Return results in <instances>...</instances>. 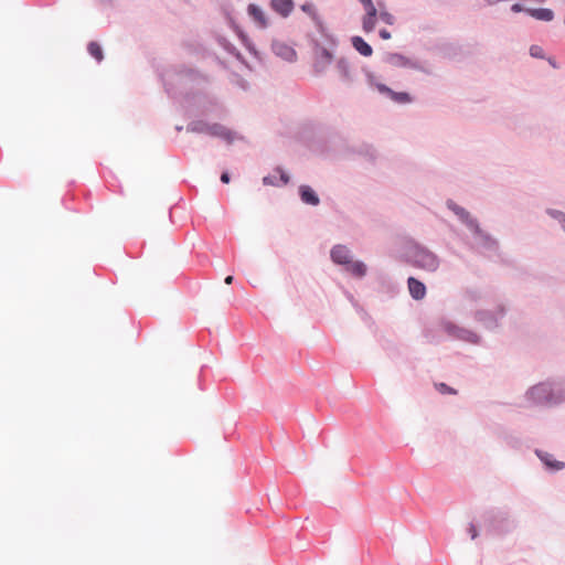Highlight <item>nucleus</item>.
<instances>
[{
	"mask_svg": "<svg viewBox=\"0 0 565 565\" xmlns=\"http://www.w3.org/2000/svg\"><path fill=\"white\" fill-rule=\"evenodd\" d=\"M169 96H183L181 107L188 117L222 118L224 107L218 99L204 90L207 78L196 70L173 66L162 74Z\"/></svg>",
	"mask_w": 565,
	"mask_h": 565,
	"instance_id": "f257e3e1",
	"label": "nucleus"
},
{
	"mask_svg": "<svg viewBox=\"0 0 565 565\" xmlns=\"http://www.w3.org/2000/svg\"><path fill=\"white\" fill-rule=\"evenodd\" d=\"M529 409H554L565 404V376L551 375L530 385L522 395Z\"/></svg>",
	"mask_w": 565,
	"mask_h": 565,
	"instance_id": "f03ea898",
	"label": "nucleus"
},
{
	"mask_svg": "<svg viewBox=\"0 0 565 565\" xmlns=\"http://www.w3.org/2000/svg\"><path fill=\"white\" fill-rule=\"evenodd\" d=\"M398 259L429 274L436 273L441 263L436 253L415 239H407L403 243L398 252Z\"/></svg>",
	"mask_w": 565,
	"mask_h": 565,
	"instance_id": "7ed1b4c3",
	"label": "nucleus"
},
{
	"mask_svg": "<svg viewBox=\"0 0 565 565\" xmlns=\"http://www.w3.org/2000/svg\"><path fill=\"white\" fill-rule=\"evenodd\" d=\"M192 120L186 126L188 132L206 134L209 136L220 138L226 143L232 145L235 141H243L244 137L237 131L228 129L218 122H209L206 117H191Z\"/></svg>",
	"mask_w": 565,
	"mask_h": 565,
	"instance_id": "20e7f679",
	"label": "nucleus"
},
{
	"mask_svg": "<svg viewBox=\"0 0 565 565\" xmlns=\"http://www.w3.org/2000/svg\"><path fill=\"white\" fill-rule=\"evenodd\" d=\"M365 81L371 89H375L383 98L397 105L412 104L414 98L407 92H395L380 81V77L369 70H364Z\"/></svg>",
	"mask_w": 565,
	"mask_h": 565,
	"instance_id": "39448f33",
	"label": "nucleus"
},
{
	"mask_svg": "<svg viewBox=\"0 0 565 565\" xmlns=\"http://www.w3.org/2000/svg\"><path fill=\"white\" fill-rule=\"evenodd\" d=\"M438 329L446 333L451 340H458L473 345H479L482 341L481 335L473 330L461 327L446 318H441L438 321Z\"/></svg>",
	"mask_w": 565,
	"mask_h": 565,
	"instance_id": "423d86ee",
	"label": "nucleus"
},
{
	"mask_svg": "<svg viewBox=\"0 0 565 565\" xmlns=\"http://www.w3.org/2000/svg\"><path fill=\"white\" fill-rule=\"evenodd\" d=\"M508 305L499 301L493 309H478L473 312V319L484 329L494 331L501 326V321L508 313Z\"/></svg>",
	"mask_w": 565,
	"mask_h": 565,
	"instance_id": "0eeeda50",
	"label": "nucleus"
},
{
	"mask_svg": "<svg viewBox=\"0 0 565 565\" xmlns=\"http://www.w3.org/2000/svg\"><path fill=\"white\" fill-rule=\"evenodd\" d=\"M487 529L495 535L512 533L518 527V521L504 510L492 511L486 519Z\"/></svg>",
	"mask_w": 565,
	"mask_h": 565,
	"instance_id": "6e6552de",
	"label": "nucleus"
},
{
	"mask_svg": "<svg viewBox=\"0 0 565 565\" xmlns=\"http://www.w3.org/2000/svg\"><path fill=\"white\" fill-rule=\"evenodd\" d=\"M471 237V247L482 253H495L499 248L498 241L484 231L479 222L475 223L469 230Z\"/></svg>",
	"mask_w": 565,
	"mask_h": 565,
	"instance_id": "1a4fd4ad",
	"label": "nucleus"
},
{
	"mask_svg": "<svg viewBox=\"0 0 565 565\" xmlns=\"http://www.w3.org/2000/svg\"><path fill=\"white\" fill-rule=\"evenodd\" d=\"M382 61L394 67L411 68L419 72H426L424 65L418 60L409 58L401 53L386 52Z\"/></svg>",
	"mask_w": 565,
	"mask_h": 565,
	"instance_id": "9d476101",
	"label": "nucleus"
},
{
	"mask_svg": "<svg viewBox=\"0 0 565 565\" xmlns=\"http://www.w3.org/2000/svg\"><path fill=\"white\" fill-rule=\"evenodd\" d=\"M534 454L540 459L546 472L556 473L565 469V462L556 459L553 454L542 449H535Z\"/></svg>",
	"mask_w": 565,
	"mask_h": 565,
	"instance_id": "9b49d317",
	"label": "nucleus"
},
{
	"mask_svg": "<svg viewBox=\"0 0 565 565\" xmlns=\"http://www.w3.org/2000/svg\"><path fill=\"white\" fill-rule=\"evenodd\" d=\"M362 7L364 9V14L361 19L362 30L365 33H371L375 29L379 17V10L374 2L366 3Z\"/></svg>",
	"mask_w": 565,
	"mask_h": 565,
	"instance_id": "f8f14e48",
	"label": "nucleus"
},
{
	"mask_svg": "<svg viewBox=\"0 0 565 565\" xmlns=\"http://www.w3.org/2000/svg\"><path fill=\"white\" fill-rule=\"evenodd\" d=\"M488 292L479 287H470L463 290L461 296V305L465 307H473L487 299Z\"/></svg>",
	"mask_w": 565,
	"mask_h": 565,
	"instance_id": "ddd939ff",
	"label": "nucleus"
},
{
	"mask_svg": "<svg viewBox=\"0 0 565 565\" xmlns=\"http://www.w3.org/2000/svg\"><path fill=\"white\" fill-rule=\"evenodd\" d=\"M335 70L339 74L340 81L347 85L351 86L355 81V74L352 68L350 61L347 57H340L335 63Z\"/></svg>",
	"mask_w": 565,
	"mask_h": 565,
	"instance_id": "4468645a",
	"label": "nucleus"
},
{
	"mask_svg": "<svg viewBox=\"0 0 565 565\" xmlns=\"http://www.w3.org/2000/svg\"><path fill=\"white\" fill-rule=\"evenodd\" d=\"M298 196L302 204L317 207L321 200L317 191L309 184H300L298 186Z\"/></svg>",
	"mask_w": 565,
	"mask_h": 565,
	"instance_id": "2eb2a0df",
	"label": "nucleus"
},
{
	"mask_svg": "<svg viewBox=\"0 0 565 565\" xmlns=\"http://www.w3.org/2000/svg\"><path fill=\"white\" fill-rule=\"evenodd\" d=\"M447 207L459 218V221L469 230L475 223L478 222L469 211L458 205L452 200H448L446 203Z\"/></svg>",
	"mask_w": 565,
	"mask_h": 565,
	"instance_id": "dca6fc26",
	"label": "nucleus"
},
{
	"mask_svg": "<svg viewBox=\"0 0 565 565\" xmlns=\"http://www.w3.org/2000/svg\"><path fill=\"white\" fill-rule=\"evenodd\" d=\"M330 258L337 265L347 266L352 259V253L348 246L337 244L330 250Z\"/></svg>",
	"mask_w": 565,
	"mask_h": 565,
	"instance_id": "f3484780",
	"label": "nucleus"
},
{
	"mask_svg": "<svg viewBox=\"0 0 565 565\" xmlns=\"http://www.w3.org/2000/svg\"><path fill=\"white\" fill-rule=\"evenodd\" d=\"M247 13L253 20V22L259 29H267L269 26V20L265 13V11L257 4L250 3L247 7Z\"/></svg>",
	"mask_w": 565,
	"mask_h": 565,
	"instance_id": "a211bd4d",
	"label": "nucleus"
},
{
	"mask_svg": "<svg viewBox=\"0 0 565 565\" xmlns=\"http://www.w3.org/2000/svg\"><path fill=\"white\" fill-rule=\"evenodd\" d=\"M320 54L315 61L313 70L317 74H323L333 61V54L327 47H319Z\"/></svg>",
	"mask_w": 565,
	"mask_h": 565,
	"instance_id": "6ab92c4d",
	"label": "nucleus"
},
{
	"mask_svg": "<svg viewBox=\"0 0 565 565\" xmlns=\"http://www.w3.org/2000/svg\"><path fill=\"white\" fill-rule=\"evenodd\" d=\"M273 52L287 62H295L297 57L296 51L280 41H274L271 44Z\"/></svg>",
	"mask_w": 565,
	"mask_h": 565,
	"instance_id": "aec40b11",
	"label": "nucleus"
},
{
	"mask_svg": "<svg viewBox=\"0 0 565 565\" xmlns=\"http://www.w3.org/2000/svg\"><path fill=\"white\" fill-rule=\"evenodd\" d=\"M407 288L414 300H422L426 297L427 289L425 284L415 277L407 278Z\"/></svg>",
	"mask_w": 565,
	"mask_h": 565,
	"instance_id": "412c9836",
	"label": "nucleus"
},
{
	"mask_svg": "<svg viewBox=\"0 0 565 565\" xmlns=\"http://www.w3.org/2000/svg\"><path fill=\"white\" fill-rule=\"evenodd\" d=\"M269 6L273 11L286 19L294 11L295 2L294 0H270Z\"/></svg>",
	"mask_w": 565,
	"mask_h": 565,
	"instance_id": "4be33fe9",
	"label": "nucleus"
},
{
	"mask_svg": "<svg viewBox=\"0 0 565 565\" xmlns=\"http://www.w3.org/2000/svg\"><path fill=\"white\" fill-rule=\"evenodd\" d=\"M526 13L529 15H531L532 18L540 20V21L550 22L554 19L553 10L547 9V8H537V9L527 8Z\"/></svg>",
	"mask_w": 565,
	"mask_h": 565,
	"instance_id": "5701e85b",
	"label": "nucleus"
},
{
	"mask_svg": "<svg viewBox=\"0 0 565 565\" xmlns=\"http://www.w3.org/2000/svg\"><path fill=\"white\" fill-rule=\"evenodd\" d=\"M352 46L361 55L367 57L373 53L372 46L364 41L363 38L355 35L351 39Z\"/></svg>",
	"mask_w": 565,
	"mask_h": 565,
	"instance_id": "b1692460",
	"label": "nucleus"
},
{
	"mask_svg": "<svg viewBox=\"0 0 565 565\" xmlns=\"http://www.w3.org/2000/svg\"><path fill=\"white\" fill-rule=\"evenodd\" d=\"M347 270L356 278L365 277L367 267L362 260H350V264L345 266Z\"/></svg>",
	"mask_w": 565,
	"mask_h": 565,
	"instance_id": "393cba45",
	"label": "nucleus"
},
{
	"mask_svg": "<svg viewBox=\"0 0 565 565\" xmlns=\"http://www.w3.org/2000/svg\"><path fill=\"white\" fill-rule=\"evenodd\" d=\"M545 213L553 220H555L562 232L565 234V212L557 209H546Z\"/></svg>",
	"mask_w": 565,
	"mask_h": 565,
	"instance_id": "a878e982",
	"label": "nucleus"
},
{
	"mask_svg": "<svg viewBox=\"0 0 565 565\" xmlns=\"http://www.w3.org/2000/svg\"><path fill=\"white\" fill-rule=\"evenodd\" d=\"M300 9H301L302 12L308 14L312 19V21H315V22L319 21V15H318V12H317V8H316V6L312 2H305V3H302L300 6Z\"/></svg>",
	"mask_w": 565,
	"mask_h": 565,
	"instance_id": "bb28decb",
	"label": "nucleus"
},
{
	"mask_svg": "<svg viewBox=\"0 0 565 565\" xmlns=\"http://www.w3.org/2000/svg\"><path fill=\"white\" fill-rule=\"evenodd\" d=\"M88 52L98 62L104 58L103 49L97 42H89Z\"/></svg>",
	"mask_w": 565,
	"mask_h": 565,
	"instance_id": "cd10ccee",
	"label": "nucleus"
},
{
	"mask_svg": "<svg viewBox=\"0 0 565 565\" xmlns=\"http://www.w3.org/2000/svg\"><path fill=\"white\" fill-rule=\"evenodd\" d=\"M377 19H380L381 21L388 25H393L396 21V18L387 10H379Z\"/></svg>",
	"mask_w": 565,
	"mask_h": 565,
	"instance_id": "c85d7f7f",
	"label": "nucleus"
},
{
	"mask_svg": "<svg viewBox=\"0 0 565 565\" xmlns=\"http://www.w3.org/2000/svg\"><path fill=\"white\" fill-rule=\"evenodd\" d=\"M221 44L224 46V49H225L228 53H231V54L235 55L237 60H239V61H242V62H243V58H242L241 53L237 51V49H236L233 44H231L230 42H227L225 39H223V40L221 41Z\"/></svg>",
	"mask_w": 565,
	"mask_h": 565,
	"instance_id": "c756f323",
	"label": "nucleus"
},
{
	"mask_svg": "<svg viewBox=\"0 0 565 565\" xmlns=\"http://www.w3.org/2000/svg\"><path fill=\"white\" fill-rule=\"evenodd\" d=\"M275 171L279 173L280 185H287L290 182V175L281 167H277Z\"/></svg>",
	"mask_w": 565,
	"mask_h": 565,
	"instance_id": "7c9ffc66",
	"label": "nucleus"
},
{
	"mask_svg": "<svg viewBox=\"0 0 565 565\" xmlns=\"http://www.w3.org/2000/svg\"><path fill=\"white\" fill-rule=\"evenodd\" d=\"M436 388L441 394L455 395L457 393L455 388L448 386L446 383L436 384Z\"/></svg>",
	"mask_w": 565,
	"mask_h": 565,
	"instance_id": "2f4dec72",
	"label": "nucleus"
},
{
	"mask_svg": "<svg viewBox=\"0 0 565 565\" xmlns=\"http://www.w3.org/2000/svg\"><path fill=\"white\" fill-rule=\"evenodd\" d=\"M262 181L264 185L280 186L278 180L273 175H265Z\"/></svg>",
	"mask_w": 565,
	"mask_h": 565,
	"instance_id": "473e14b6",
	"label": "nucleus"
},
{
	"mask_svg": "<svg viewBox=\"0 0 565 565\" xmlns=\"http://www.w3.org/2000/svg\"><path fill=\"white\" fill-rule=\"evenodd\" d=\"M234 84L237 85L243 90H247L249 88V83L245 78L239 77V76H236Z\"/></svg>",
	"mask_w": 565,
	"mask_h": 565,
	"instance_id": "72a5a7b5",
	"label": "nucleus"
},
{
	"mask_svg": "<svg viewBox=\"0 0 565 565\" xmlns=\"http://www.w3.org/2000/svg\"><path fill=\"white\" fill-rule=\"evenodd\" d=\"M330 145H333V146H342L343 145V140L341 137L337 136V135H332V136H329L328 140H327Z\"/></svg>",
	"mask_w": 565,
	"mask_h": 565,
	"instance_id": "f704fd0d",
	"label": "nucleus"
},
{
	"mask_svg": "<svg viewBox=\"0 0 565 565\" xmlns=\"http://www.w3.org/2000/svg\"><path fill=\"white\" fill-rule=\"evenodd\" d=\"M542 49L537 45H532L531 49H530V54L533 56V57H543V54H542Z\"/></svg>",
	"mask_w": 565,
	"mask_h": 565,
	"instance_id": "c9c22d12",
	"label": "nucleus"
},
{
	"mask_svg": "<svg viewBox=\"0 0 565 565\" xmlns=\"http://www.w3.org/2000/svg\"><path fill=\"white\" fill-rule=\"evenodd\" d=\"M468 533H469L471 540H476L479 535V532H478L476 525L472 523L469 524Z\"/></svg>",
	"mask_w": 565,
	"mask_h": 565,
	"instance_id": "e433bc0d",
	"label": "nucleus"
},
{
	"mask_svg": "<svg viewBox=\"0 0 565 565\" xmlns=\"http://www.w3.org/2000/svg\"><path fill=\"white\" fill-rule=\"evenodd\" d=\"M320 154L323 156L324 158H332L333 157V153L329 150V148L327 146H323L320 150H319Z\"/></svg>",
	"mask_w": 565,
	"mask_h": 565,
	"instance_id": "4c0bfd02",
	"label": "nucleus"
},
{
	"mask_svg": "<svg viewBox=\"0 0 565 565\" xmlns=\"http://www.w3.org/2000/svg\"><path fill=\"white\" fill-rule=\"evenodd\" d=\"M379 35L381 36V39L383 40H390L392 38V34L390 31H387L386 29H381L380 32H379Z\"/></svg>",
	"mask_w": 565,
	"mask_h": 565,
	"instance_id": "58836bf2",
	"label": "nucleus"
},
{
	"mask_svg": "<svg viewBox=\"0 0 565 565\" xmlns=\"http://www.w3.org/2000/svg\"><path fill=\"white\" fill-rule=\"evenodd\" d=\"M511 11H513L515 13L522 12V11L526 12V9L521 3H514L511 6Z\"/></svg>",
	"mask_w": 565,
	"mask_h": 565,
	"instance_id": "ea45409f",
	"label": "nucleus"
},
{
	"mask_svg": "<svg viewBox=\"0 0 565 565\" xmlns=\"http://www.w3.org/2000/svg\"><path fill=\"white\" fill-rule=\"evenodd\" d=\"M221 181H222L223 183H230V181H231V175H230V173H228V172H226V171H225V172H223V173L221 174Z\"/></svg>",
	"mask_w": 565,
	"mask_h": 565,
	"instance_id": "a19ab883",
	"label": "nucleus"
},
{
	"mask_svg": "<svg viewBox=\"0 0 565 565\" xmlns=\"http://www.w3.org/2000/svg\"><path fill=\"white\" fill-rule=\"evenodd\" d=\"M425 338H426L429 342H436V341H435V338H434V335H433V333H431V331H430V330H425Z\"/></svg>",
	"mask_w": 565,
	"mask_h": 565,
	"instance_id": "79ce46f5",
	"label": "nucleus"
},
{
	"mask_svg": "<svg viewBox=\"0 0 565 565\" xmlns=\"http://www.w3.org/2000/svg\"><path fill=\"white\" fill-rule=\"evenodd\" d=\"M362 151H364L365 153H372L373 148L369 145H363V146H361L360 152H362Z\"/></svg>",
	"mask_w": 565,
	"mask_h": 565,
	"instance_id": "37998d69",
	"label": "nucleus"
},
{
	"mask_svg": "<svg viewBox=\"0 0 565 565\" xmlns=\"http://www.w3.org/2000/svg\"><path fill=\"white\" fill-rule=\"evenodd\" d=\"M375 6L377 7V10H386L385 2L382 0H377Z\"/></svg>",
	"mask_w": 565,
	"mask_h": 565,
	"instance_id": "c03bdc74",
	"label": "nucleus"
},
{
	"mask_svg": "<svg viewBox=\"0 0 565 565\" xmlns=\"http://www.w3.org/2000/svg\"><path fill=\"white\" fill-rule=\"evenodd\" d=\"M248 50L250 53L255 55V57L259 58V53L256 51V49L253 45H248Z\"/></svg>",
	"mask_w": 565,
	"mask_h": 565,
	"instance_id": "a18cd8bd",
	"label": "nucleus"
},
{
	"mask_svg": "<svg viewBox=\"0 0 565 565\" xmlns=\"http://www.w3.org/2000/svg\"><path fill=\"white\" fill-rule=\"evenodd\" d=\"M233 279H234V278H233V276H232V275H228V276L225 278L224 282H225L226 285H230V284H232V282H233Z\"/></svg>",
	"mask_w": 565,
	"mask_h": 565,
	"instance_id": "49530a36",
	"label": "nucleus"
},
{
	"mask_svg": "<svg viewBox=\"0 0 565 565\" xmlns=\"http://www.w3.org/2000/svg\"><path fill=\"white\" fill-rule=\"evenodd\" d=\"M361 6L373 2L372 0H358Z\"/></svg>",
	"mask_w": 565,
	"mask_h": 565,
	"instance_id": "de8ad7c7",
	"label": "nucleus"
},
{
	"mask_svg": "<svg viewBox=\"0 0 565 565\" xmlns=\"http://www.w3.org/2000/svg\"><path fill=\"white\" fill-rule=\"evenodd\" d=\"M330 41H331V43H332L333 45H335V44H337V41H335V39H333V38H330Z\"/></svg>",
	"mask_w": 565,
	"mask_h": 565,
	"instance_id": "09e8293b",
	"label": "nucleus"
},
{
	"mask_svg": "<svg viewBox=\"0 0 565 565\" xmlns=\"http://www.w3.org/2000/svg\"><path fill=\"white\" fill-rule=\"evenodd\" d=\"M182 129H183V127H182V126H177V127H175V130H177V131H181Z\"/></svg>",
	"mask_w": 565,
	"mask_h": 565,
	"instance_id": "8fccbe9b",
	"label": "nucleus"
}]
</instances>
